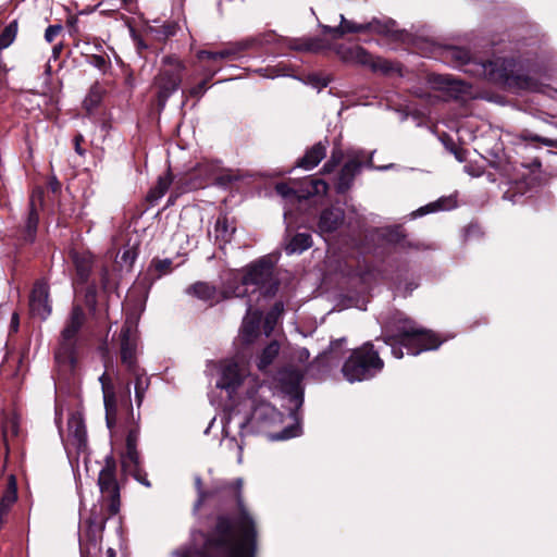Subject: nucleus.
<instances>
[{"mask_svg":"<svg viewBox=\"0 0 557 557\" xmlns=\"http://www.w3.org/2000/svg\"><path fill=\"white\" fill-rule=\"evenodd\" d=\"M243 479L216 481L211 487V499L221 512L208 545L225 557H255L257 528L243 498Z\"/></svg>","mask_w":557,"mask_h":557,"instance_id":"1","label":"nucleus"},{"mask_svg":"<svg viewBox=\"0 0 557 557\" xmlns=\"http://www.w3.org/2000/svg\"><path fill=\"white\" fill-rule=\"evenodd\" d=\"M445 59L466 73L482 77L488 82L520 90L546 92V87L525 74L513 59L497 58L493 61H474L467 49L450 47L445 51Z\"/></svg>","mask_w":557,"mask_h":557,"instance_id":"2","label":"nucleus"},{"mask_svg":"<svg viewBox=\"0 0 557 557\" xmlns=\"http://www.w3.org/2000/svg\"><path fill=\"white\" fill-rule=\"evenodd\" d=\"M385 327L384 343L391 347L396 359L404 357V348L408 355L417 356L422 351L437 349L442 344L434 332L418 325L403 312L394 313Z\"/></svg>","mask_w":557,"mask_h":557,"instance_id":"3","label":"nucleus"},{"mask_svg":"<svg viewBox=\"0 0 557 557\" xmlns=\"http://www.w3.org/2000/svg\"><path fill=\"white\" fill-rule=\"evenodd\" d=\"M384 368V361L371 342L350 351L342 367L344 377L350 382H361L374 377Z\"/></svg>","mask_w":557,"mask_h":557,"instance_id":"4","label":"nucleus"},{"mask_svg":"<svg viewBox=\"0 0 557 557\" xmlns=\"http://www.w3.org/2000/svg\"><path fill=\"white\" fill-rule=\"evenodd\" d=\"M99 381L103 394L107 426L113 432L124 420L125 423H128L129 420H134L131 386L129 383H126L124 391L117 395L112 380L107 372L101 374Z\"/></svg>","mask_w":557,"mask_h":557,"instance_id":"5","label":"nucleus"},{"mask_svg":"<svg viewBox=\"0 0 557 557\" xmlns=\"http://www.w3.org/2000/svg\"><path fill=\"white\" fill-rule=\"evenodd\" d=\"M230 282L232 286H240L242 289H246L247 295L245 297L250 293L258 292L260 296L269 298L275 295L278 287V283L273 275V268L264 259L247 265L240 278L233 276Z\"/></svg>","mask_w":557,"mask_h":557,"instance_id":"6","label":"nucleus"},{"mask_svg":"<svg viewBox=\"0 0 557 557\" xmlns=\"http://www.w3.org/2000/svg\"><path fill=\"white\" fill-rule=\"evenodd\" d=\"M343 164L341 174H357L363 170L369 171H387L399 169L394 163L385 165H374L372 157L359 149H348L344 152L339 147H334L331 158L324 164L320 174H331L341 163Z\"/></svg>","mask_w":557,"mask_h":557,"instance_id":"7","label":"nucleus"},{"mask_svg":"<svg viewBox=\"0 0 557 557\" xmlns=\"http://www.w3.org/2000/svg\"><path fill=\"white\" fill-rule=\"evenodd\" d=\"M86 320L82 306L74 305L71 309L66 323L61 332L59 347L55 350V359L60 362H76L77 335Z\"/></svg>","mask_w":557,"mask_h":557,"instance_id":"8","label":"nucleus"},{"mask_svg":"<svg viewBox=\"0 0 557 557\" xmlns=\"http://www.w3.org/2000/svg\"><path fill=\"white\" fill-rule=\"evenodd\" d=\"M341 24L332 27L329 25H321L323 33L331 34L333 38L337 39L346 34L357 33H374L379 35L389 36L396 32V22L392 18H372L368 23H355L347 20L343 14L339 15Z\"/></svg>","mask_w":557,"mask_h":557,"instance_id":"9","label":"nucleus"},{"mask_svg":"<svg viewBox=\"0 0 557 557\" xmlns=\"http://www.w3.org/2000/svg\"><path fill=\"white\" fill-rule=\"evenodd\" d=\"M184 63L175 57H164L158 76L156 86L158 88V101L161 107L165 106L168 99L178 90L183 73Z\"/></svg>","mask_w":557,"mask_h":557,"instance_id":"10","label":"nucleus"},{"mask_svg":"<svg viewBox=\"0 0 557 557\" xmlns=\"http://www.w3.org/2000/svg\"><path fill=\"white\" fill-rule=\"evenodd\" d=\"M104 465L98 475L101 500L108 504L109 517L115 516L121 506L120 485L116 479V461L112 454L104 457Z\"/></svg>","mask_w":557,"mask_h":557,"instance_id":"11","label":"nucleus"},{"mask_svg":"<svg viewBox=\"0 0 557 557\" xmlns=\"http://www.w3.org/2000/svg\"><path fill=\"white\" fill-rule=\"evenodd\" d=\"M186 294L213 306L224 299L232 297H245L247 290L240 286H232L230 280L225 283L224 288L219 290L214 285L208 282H196L186 288Z\"/></svg>","mask_w":557,"mask_h":557,"instance_id":"12","label":"nucleus"},{"mask_svg":"<svg viewBox=\"0 0 557 557\" xmlns=\"http://www.w3.org/2000/svg\"><path fill=\"white\" fill-rule=\"evenodd\" d=\"M109 517L98 516L92 508L90 516L85 520L84 528L79 531V550L82 557H88L100 552V541L106 521Z\"/></svg>","mask_w":557,"mask_h":557,"instance_id":"13","label":"nucleus"},{"mask_svg":"<svg viewBox=\"0 0 557 557\" xmlns=\"http://www.w3.org/2000/svg\"><path fill=\"white\" fill-rule=\"evenodd\" d=\"M252 409L250 422L260 429H270L283 423L284 416L274 406L263 399H257L252 395Z\"/></svg>","mask_w":557,"mask_h":557,"instance_id":"14","label":"nucleus"},{"mask_svg":"<svg viewBox=\"0 0 557 557\" xmlns=\"http://www.w3.org/2000/svg\"><path fill=\"white\" fill-rule=\"evenodd\" d=\"M121 361L127 372L141 369L137 362V339L132 323L125 321L121 329Z\"/></svg>","mask_w":557,"mask_h":557,"instance_id":"15","label":"nucleus"},{"mask_svg":"<svg viewBox=\"0 0 557 557\" xmlns=\"http://www.w3.org/2000/svg\"><path fill=\"white\" fill-rule=\"evenodd\" d=\"M29 311L34 318L46 320L52 308L49 299V285L45 280L35 282L29 296Z\"/></svg>","mask_w":557,"mask_h":557,"instance_id":"16","label":"nucleus"},{"mask_svg":"<svg viewBox=\"0 0 557 557\" xmlns=\"http://www.w3.org/2000/svg\"><path fill=\"white\" fill-rule=\"evenodd\" d=\"M348 55L345 58L347 61L356 64L368 66L373 72H381L387 74L394 70L393 64L386 59L374 57L364 48L357 46L348 50Z\"/></svg>","mask_w":557,"mask_h":557,"instance_id":"17","label":"nucleus"},{"mask_svg":"<svg viewBox=\"0 0 557 557\" xmlns=\"http://www.w3.org/2000/svg\"><path fill=\"white\" fill-rule=\"evenodd\" d=\"M278 195L283 198L296 197L298 200L308 199L314 196H324L327 191V184L321 180H310L305 189L296 190L286 183H280L275 187Z\"/></svg>","mask_w":557,"mask_h":557,"instance_id":"18","label":"nucleus"},{"mask_svg":"<svg viewBox=\"0 0 557 557\" xmlns=\"http://www.w3.org/2000/svg\"><path fill=\"white\" fill-rule=\"evenodd\" d=\"M243 383V374L239 367L234 361H226L222 363L220 369V377L216 382V387L225 389L232 396Z\"/></svg>","mask_w":557,"mask_h":557,"instance_id":"19","label":"nucleus"},{"mask_svg":"<svg viewBox=\"0 0 557 557\" xmlns=\"http://www.w3.org/2000/svg\"><path fill=\"white\" fill-rule=\"evenodd\" d=\"M44 189L36 187L33 189L29 197L28 214L26 219L25 232L26 238L29 242H34L38 223H39V209L42 206Z\"/></svg>","mask_w":557,"mask_h":557,"instance_id":"20","label":"nucleus"},{"mask_svg":"<svg viewBox=\"0 0 557 557\" xmlns=\"http://www.w3.org/2000/svg\"><path fill=\"white\" fill-rule=\"evenodd\" d=\"M429 83L432 88L446 91L449 97L455 99L461 98L469 89L467 84L448 75L432 74L429 76Z\"/></svg>","mask_w":557,"mask_h":557,"instance_id":"21","label":"nucleus"},{"mask_svg":"<svg viewBox=\"0 0 557 557\" xmlns=\"http://www.w3.org/2000/svg\"><path fill=\"white\" fill-rule=\"evenodd\" d=\"M69 441L78 451L86 448L87 432L83 416L79 412H72L67 419Z\"/></svg>","mask_w":557,"mask_h":557,"instance_id":"22","label":"nucleus"},{"mask_svg":"<svg viewBox=\"0 0 557 557\" xmlns=\"http://www.w3.org/2000/svg\"><path fill=\"white\" fill-rule=\"evenodd\" d=\"M255 40L247 39L238 42L231 44L230 46L219 50V51H208V50H199L197 52V58L199 60L210 59V60H228L234 59L240 52L252 47Z\"/></svg>","mask_w":557,"mask_h":557,"instance_id":"23","label":"nucleus"},{"mask_svg":"<svg viewBox=\"0 0 557 557\" xmlns=\"http://www.w3.org/2000/svg\"><path fill=\"white\" fill-rule=\"evenodd\" d=\"M262 312L260 310H253L251 300H248L246 315L243 319L240 327V336L246 344L252 343L258 336Z\"/></svg>","mask_w":557,"mask_h":557,"instance_id":"24","label":"nucleus"},{"mask_svg":"<svg viewBox=\"0 0 557 557\" xmlns=\"http://www.w3.org/2000/svg\"><path fill=\"white\" fill-rule=\"evenodd\" d=\"M71 259L75 268V273L78 283L85 284L89 280V276L91 274L95 258L94 256L86 250L79 251V250H72L71 251Z\"/></svg>","mask_w":557,"mask_h":557,"instance_id":"25","label":"nucleus"},{"mask_svg":"<svg viewBox=\"0 0 557 557\" xmlns=\"http://www.w3.org/2000/svg\"><path fill=\"white\" fill-rule=\"evenodd\" d=\"M329 140L324 139L314 144L305 154L297 161V166L310 171L314 169L326 156Z\"/></svg>","mask_w":557,"mask_h":557,"instance_id":"26","label":"nucleus"},{"mask_svg":"<svg viewBox=\"0 0 557 557\" xmlns=\"http://www.w3.org/2000/svg\"><path fill=\"white\" fill-rule=\"evenodd\" d=\"M457 207V196L449 195L443 196L438 198L436 201L430 202L425 206L420 207L419 209L411 212V219H417L429 213H434L444 210H451Z\"/></svg>","mask_w":557,"mask_h":557,"instance_id":"27","label":"nucleus"},{"mask_svg":"<svg viewBox=\"0 0 557 557\" xmlns=\"http://www.w3.org/2000/svg\"><path fill=\"white\" fill-rule=\"evenodd\" d=\"M344 222V211L339 208L324 210L319 220V230L322 233H332L336 231Z\"/></svg>","mask_w":557,"mask_h":557,"instance_id":"28","label":"nucleus"},{"mask_svg":"<svg viewBox=\"0 0 557 557\" xmlns=\"http://www.w3.org/2000/svg\"><path fill=\"white\" fill-rule=\"evenodd\" d=\"M302 380V373L296 369H285L280 372V381L283 386L290 384L292 389L295 392L292 396L294 403L298 406L302 404V393L299 391V385Z\"/></svg>","mask_w":557,"mask_h":557,"instance_id":"29","label":"nucleus"},{"mask_svg":"<svg viewBox=\"0 0 557 557\" xmlns=\"http://www.w3.org/2000/svg\"><path fill=\"white\" fill-rule=\"evenodd\" d=\"M129 374L134 377V389H135V400L137 407H140L146 392L149 388L150 385V379L146 374L144 369H138L133 372H129Z\"/></svg>","mask_w":557,"mask_h":557,"instance_id":"30","label":"nucleus"},{"mask_svg":"<svg viewBox=\"0 0 557 557\" xmlns=\"http://www.w3.org/2000/svg\"><path fill=\"white\" fill-rule=\"evenodd\" d=\"M312 237L308 233H297L285 246L287 255L301 253L312 246Z\"/></svg>","mask_w":557,"mask_h":557,"instance_id":"31","label":"nucleus"},{"mask_svg":"<svg viewBox=\"0 0 557 557\" xmlns=\"http://www.w3.org/2000/svg\"><path fill=\"white\" fill-rule=\"evenodd\" d=\"M17 499V487L14 475L9 476L8 486L0 498V512L8 515Z\"/></svg>","mask_w":557,"mask_h":557,"instance_id":"32","label":"nucleus"},{"mask_svg":"<svg viewBox=\"0 0 557 557\" xmlns=\"http://www.w3.org/2000/svg\"><path fill=\"white\" fill-rule=\"evenodd\" d=\"M278 352H280L278 342L272 341L261 351V355H260L258 363H257L258 369L260 371H265L273 363L275 358L278 356Z\"/></svg>","mask_w":557,"mask_h":557,"instance_id":"33","label":"nucleus"},{"mask_svg":"<svg viewBox=\"0 0 557 557\" xmlns=\"http://www.w3.org/2000/svg\"><path fill=\"white\" fill-rule=\"evenodd\" d=\"M214 232L216 239L223 244H227L232 240L235 233V226L228 223L226 216H219L214 225Z\"/></svg>","mask_w":557,"mask_h":557,"instance_id":"34","label":"nucleus"},{"mask_svg":"<svg viewBox=\"0 0 557 557\" xmlns=\"http://www.w3.org/2000/svg\"><path fill=\"white\" fill-rule=\"evenodd\" d=\"M140 466V455L137 446H125L121 455V467L124 472Z\"/></svg>","mask_w":557,"mask_h":557,"instance_id":"35","label":"nucleus"},{"mask_svg":"<svg viewBox=\"0 0 557 557\" xmlns=\"http://www.w3.org/2000/svg\"><path fill=\"white\" fill-rule=\"evenodd\" d=\"M289 47L297 51L318 52L324 48L320 38H306L301 40H292Z\"/></svg>","mask_w":557,"mask_h":557,"instance_id":"36","label":"nucleus"},{"mask_svg":"<svg viewBox=\"0 0 557 557\" xmlns=\"http://www.w3.org/2000/svg\"><path fill=\"white\" fill-rule=\"evenodd\" d=\"M173 176H159L158 184L147 195V199L150 202H157L164 196L170 186L173 183Z\"/></svg>","mask_w":557,"mask_h":557,"instance_id":"37","label":"nucleus"},{"mask_svg":"<svg viewBox=\"0 0 557 557\" xmlns=\"http://www.w3.org/2000/svg\"><path fill=\"white\" fill-rule=\"evenodd\" d=\"M17 34V22L13 21L4 27L0 33V50H3L11 46L16 38Z\"/></svg>","mask_w":557,"mask_h":557,"instance_id":"38","label":"nucleus"},{"mask_svg":"<svg viewBox=\"0 0 557 557\" xmlns=\"http://www.w3.org/2000/svg\"><path fill=\"white\" fill-rule=\"evenodd\" d=\"M86 61L88 64L96 67L103 74H106L108 70L111 67V62L109 58H106L101 54H87Z\"/></svg>","mask_w":557,"mask_h":557,"instance_id":"39","label":"nucleus"},{"mask_svg":"<svg viewBox=\"0 0 557 557\" xmlns=\"http://www.w3.org/2000/svg\"><path fill=\"white\" fill-rule=\"evenodd\" d=\"M195 484H196V490H197V494H198V498L195 503V506H194V510L195 511H198L200 509V507L208 500L211 499V488L208 490V491H205L202 488V482H201V479L200 476H197L195 479Z\"/></svg>","mask_w":557,"mask_h":557,"instance_id":"40","label":"nucleus"},{"mask_svg":"<svg viewBox=\"0 0 557 557\" xmlns=\"http://www.w3.org/2000/svg\"><path fill=\"white\" fill-rule=\"evenodd\" d=\"M195 170L199 174L213 175V174H221L223 169L219 162L206 161V162L199 163Z\"/></svg>","mask_w":557,"mask_h":557,"instance_id":"41","label":"nucleus"},{"mask_svg":"<svg viewBox=\"0 0 557 557\" xmlns=\"http://www.w3.org/2000/svg\"><path fill=\"white\" fill-rule=\"evenodd\" d=\"M216 74V71H212V72H209L206 76L205 79H202L200 83H198L197 85L193 86L189 90H188V94L190 97H194V98H200L201 96H203V94L206 92L207 90V84L208 82Z\"/></svg>","mask_w":557,"mask_h":557,"instance_id":"42","label":"nucleus"},{"mask_svg":"<svg viewBox=\"0 0 557 557\" xmlns=\"http://www.w3.org/2000/svg\"><path fill=\"white\" fill-rule=\"evenodd\" d=\"M125 473L132 475L137 482H139L144 486H146V487L151 486V483L148 480L147 472L141 468V465L136 467L135 469L133 468V469L126 471Z\"/></svg>","mask_w":557,"mask_h":557,"instance_id":"43","label":"nucleus"},{"mask_svg":"<svg viewBox=\"0 0 557 557\" xmlns=\"http://www.w3.org/2000/svg\"><path fill=\"white\" fill-rule=\"evenodd\" d=\"M101 99V92L99 91V88L97 86H94L88 96L84 100V104L87 108V110H91L95 108Z\"/></svg>","mask_w":557,"mask_h":557,"instance_id":"44","label":"nucleus"},{"mask_svg":"<svg viewBox=\"0 0 557 557\" xmlns=\"http://www.w3.org/2000/svg\"><path fill=\"white\" fill-rule=\"evenodd\" d=\"M102 4L110 11H117L123 8L131 11L129 5L133 4V0H106Z\"/></svg>","mask_w":557,"mask_h":557,"instance_id":"45","label":"nucleus"},{"mask_svg":"<svg viewBox=\"0 0 557 557\" xmlns=\"http://www.w3.org/2000/svg\"><path fill=\"white\" fill-rule=\"evenodd\" d=\"M3 437L7 440L9 434L16 436L18 433V425L15 419H7L3 423Z\"/></svg>","mask_w":557,"mask_h":557,"instance_id":"46","label":"nucleus"},{"mask_svg":"<svg viewBox=\"0 0 557 557\" xmlns=\"http://www.w3.org/2000/svg\"><path fill=\"white\" fill-rule=\"evenodd\" d=\"M139 437V430L137 425H131L127 429L126 445L125 446H137Z\"/></svg>","mask_w":557,"mask_h":557,"instance_id":"47","label":"nucleus"},{"mask_svg":"<svg viewBox=\"0 0 557 557\" xmlns=\"http://www.w3.org/2000/svg\"><path fill=\"white\" fill-rule=\"evenodd\" d=\"M62 26L60 24L49 25L45 32V39L52 42L54 38L61 33Z\"/></svg>","mask_w":557,"mask_h":557,"instance_id":"48","label":"nucleus"},{"mask_svg":"<svg viewBox=\"0 0 557 557\" xmlns=\"http://www.w3.org/2000/svg\"><path fill=\"white\" fill-rule=\"evenodd\" d=\"M308 82L319 90L326 87L330 83V79L326 77H321L319 75H310L308 77Z\"/></svg>","mask_w":557,"mask_h":557,"instance_id":"49","label":"nucleus"},{"mask_svg":"<svg viewBox=\"0 0 557 557\" xmlns=\"http://www.w3.org/2000/svg\"><path fill=\"white\" fill-rule=\"evenodd\" d=\"M153 265L156 270L160 273H168L170 272L172 260L171 259H162V260H153Z\"/></svg>","mask_w":557,"mask_h":557,"instance_id":"50","label":"nucleus"},{"mask_svg":"<svg viewBox=\"0 0 557 557\" xmlns=\"http://www.w3.org/2000/svg\"><path fill=\"white\" fill-rule=\"evenodd\" d=\"M177 26L175 23H169L161 26V29L158 30L164 38L174 36L176 33Z\"/></svg>","mask_w":557,"mask_h":557,"instance_id":"51","label":"nucleus"},{"mask_svg":"<svg viewBox=\"0 0 557 557\" xmlns=\"http://www.w3.org/2000/svg\"><path fill=\"white\" fill-rule=\"evenodd\" d=\"M346 343V338L345 337H342V338H338V339H335L333 342L330 343V346H329V349L327 351L324 352V355L326 354H337V350L339 348H342V346Z\"/></svg>","mask_w":557,"mask_h":557,"instance_id":"52","label":"nucleus"},{"mask_svg":"<svg viewBox=\"0 0 557 557\" xmlns=\"http://www.w3.org/2000/svg\"><path fill=\"white\" fill-rule=\"evenodd\" d=\"M294 429H284L281 433L271 436L272 440H287L296 436Z\"/></svg>","mask_w":557,"mask_h":557,"instance_id":"53","label":"nucleus"},{"mask_svg":"<svg viewBox=\"0 0 557 557\" xmlns=\"http://www.w3.org/2000/svg\"><path fill=\"white\" fill-rule=\"evenodd\" d=\"M389 236L396 243H399L401 238H405L404 231L400 226H395L394 228H392L389 231Z\"/></svg>","mask_w":557,"mask_h":557,"instance_id":"54","label":"nucleus"},{"mask_svg":"<svg viewBox=\"0 0 557 557\" xmlns=\"http://www.w3.org/2000/svg\"><path fill=\"white\" fill-rule=\"evenodd\" d=\"M62 412H63L62 406L57 404L55 405L54 422H55V425H57L60 434H62Z\"/></svg>","mask_w":557,"mask_h":557,"instance_id":"55","label":"nucleus"},{"mask_svg":"<svg viewBox=\"0 0 557 557\" xmlns=\"http://www.w3.org/2000/svg\"><path fill=\"white\" fill-rule=\"evenodd\" d=\"M174 554L177 557H197V556H199V552L194 548H186L183 550H177Z\"/></svg>","mask_w":557,"mask_h":557,"instance_id":"56","label":"nucleus"},{"mask_svg":"<svg viewBox=\"0 0 557 557\" xmlns=\"http://www.w3.org/2000/svg\"><path fill=\"white\" fill-rule=\"evenodd\" d=\"M84 141V137L83 135L78 134L74 137V147H75V151L79 154V156H83L85 153V151L82 149L81 147V144Z\"/></svg>","mask_w":557,"mask_h":557,"instance_id":"57","label":"nucleus"},{"mask_svg":"<svg viewBox=\"0 0 557 557\" xmlns=\"http://www.w3.org/2000/svg\"><path fill=\"white\" fill-rule=\"evenodd\" d=\"M136 257V253L131 250V249H127V250H124L121 258L124 262H133V260L135 259Z\"/></svg>","mask_w":557,"mask_h":557,"instance_id":"58","label":"nucleus"},{"mask_svg":"<svg viewBox=\"0 0 557 557\" xmlns=\"http://www.w3.org/2000/svg\"><path fill=\"white\" fill-rule=\"evenodd\" d=\"M20 325L18 314L14 312L11 317L10 327L13 332H17Z\"/></svg>","mask_w":557,"mask_h":557,"instance_id":"59","label":"nucleus"},{"mask_svg":"<svg viewBox=\"0 0 557 557\" xmlns=\"http://www.w3.org/2000/svg\"><path fill=\"white\" fill-rule=\"evenodd\" d=\"M264 77H276L278 73L274 69H261L258 71Z\"/></svg>","mask_w":557,"mask_h":557,"instance_id":"60","label":"nucleus"},{"mask_svg":"<svg viewBox=\"0 0 557 557\" xmlns=\"http://www.w3.org/2000/svg\"><path fill=\"white\" fill-rule=\"evenodd\" d=\"M283 309H284V305L282 301H277L274 304L273 306V312L274 313H277V314H281L283 312Z\"/></svg>","mask_w":557,"mask_h":557,"instance_id":"61","label":"nucleus"},{"mask_svg":"<svg viewBox=\"0 0 557 557\" xmlns=\"http://www.w3.org/2000/svg\"><path fill=\"white\" fill-rule=\"evenodd\" d=\"M49 184L53 191H57L60 188V183L58 182L57 176H52Z\"/></svg>","mask_w":557,"mask_h":557,"instance_id":"62","label":"nucleus"},{"mask_svg":"<svg viewBox=\"0 0 557 557\" xmlns=\"http://www.w3.org/2000/svg\"><path fill=\"white\" fill-rule=\"evenodd\" d=\"M108 276H109V271L107 268H103L102 271H101V280H102V285L103 287L107 286V283H108Z\"/></svg>","mask_w":557,"mask_h":557,"instance_id":"63","label":"nucleus"},{"mask_svg":"<svg viewBox=\"0 0 557 557\" xmlns=\"http://www.w3.org/2000/svg\"><path fill=\"white\" fill-rule=\"evenodd\" d=\"M107 557H116V553L113 548H108Z\"/></svg>","mask_w":557,"mask_h":557,"instance_id":"64","label":"nucleus"}]
</instances>
